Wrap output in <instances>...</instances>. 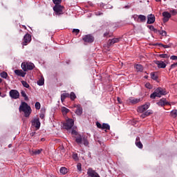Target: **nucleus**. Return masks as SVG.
Returning a JSON list of instances; mask_svg holds the SVG:
<instances>
[{"instance_id": "obj_50", "label": "nucleus", "mask_w": 177, "mask_h": 177, "mask_svg": "<svg viewBox=\"0 0 177 177\" xmlns=\"http://www.w3.org/2000/svg\"><path fill=\"white\" fill-rule=\"evenodd\" d=\"M109 34V32H105L104 34V37H110V35Z\"/></svg>"}, {"instance_id": "obj_38", "label": "nucleus", "mask_w": 177, "mask_h": 177, "mask_svg": "<svg viewBox=\"0 0 177 177\" xmlns=\"http://www.w3.org/2000/svg\"><path fill=\"white\" fill-rule=\"evenodd\" d=\"M72 158H73L75 161H78V160H80L77 153H73L72 156Z\"/></svg>"}, {"instance_id": "obj_19", "label": "nucleus", "mask_w": 177, "mask_h": 177, "mask_svg": "<svg viewBox=\"0 0 177 177\" xmlns=\"http://www.w3.org/2000/svg\"><path fill=\"white\" fill-rule=\"evenodd\" d=\"M155 63L157 64L158 68H165L167 67V64L162 61H155Z\"/></svg>"}, {"instance_id": "obj_40", "label": "nucleus", "mask_w": 177, "mask_h": 177, "mask_svg": "<svg viewBox=\"0 0 177 177\" xmlns=\"http://www.w3.org/2000/svg\"><path fill=\"white\" fill-rule=\"evenodd\" d=\"M35 109H36V110H39L40 109H41V103H39V102H37L36 103H35Z\"/></svg>"}, {"instance_id": "obj_56", "label": "nucleus", "mask_w": 177, "mask_h": 177, "mask_svg": "<svg viewBox=\"0 0 177 177\" xmlns=\"http://www.w3.org/2000/svg\"><path fill=\"white\" fill-rule=\"evenodd\" d=\"M145 78L147 79V78H149V76L146 75V76H145Z\"/></svg>"}, {"instance_id": "obj_48", "label": "nucleus", "mask_w": 177, "mask_h": 177, "mask_svg": "<svg viewBox=\"0 0 177 177\" xmlns=\"http://www.w3.org/2000/svg\"><path fill=\"white\" fill-rule=\"evenodd\" d=\"M140 117H141V118H146V117H147V116L146 113H145L144 114H142L140 115Z\"/></svg>"}, {"instance_id": "obj_45", "label": "nucleus", "mask_w": 177, "mask_h": 177, "mask_svg": "<svg viewBox=\"0 0 177 177\" xmlns=\"http://www.w3.org/2000/svg\"><path fill=\"white\" fill-rule=\"evenodd\" d=\"M171 60H177V56L176 55H172L170 57Z\"/></svg>"}, {"instance_id": "obj_42", "label": "nucleus", "mask_w": 177, "mask_h": 177, "mask_svg": "<svg viewBox=\"0 0 177 177\" xmlns=\"http://www.w3.org/2000/svg\"><path fill=\"white\" fill-rule=\"evenodd\" d=\"M72 32L73 34H75V35H78V34H80V30L79 29H73Z\"/></svg>"}, {"instance_id": "obj_52", "label": "nucleus", "mask_w": 177, "mask_h": 177, "mask_svg": "<svg viewBox=\"0 0 177 177\" xmlns=\"http://www.w3.org/2000/svg\"><path fill=\"white\" fill-rule=\"evenodd\" d=\"M163 48H165V49H167V48H169V46L168 45H162Z\"/></svg>"}, {"instance_id": "obj_20", "label": "nucleus", "mask_w": 177, "mask_h": 177, "mask_svg": "<svg viewBox=\"0 0 177 177\" xmlns=\"http://www.w3.org/2000/svg\"><path fill=\"white\" fill-rule=\"evenodd\" d=\"M129 103H131V104H136L140 102V98H135L133 97H130L128 100Z\"/></svg>"}, {"instance_id": "obj_31", "label": "nucleus", "mask_w": 177, "mask_h": 177, "mask_svg": "<svg viewBox=\"0 0 177 177\" xmlns=\"http://www.w3.org/2000/svg\"><path fill=\"white\" fill-rule=\"evenodd\" d=\"M69 97L71 100H75V99H77V95H75L74 92H71L69 95Z\"/></svg>"}, {"instance_id": "obj_39", "label": "nucleus", "mask_w": 177, "mask_h": 177, "mask_svg": "<svg viewBox=\"0 0 177 177\" xmlns=\"http://www.w3.org/2000/svg\"><path fill=\"white\" fill-rule=\"evenodd\" d=\"M145 88H147V89H153V86L150 83L147 82L145 84Z\"/></svg>"}, {"instance_id": "obj_53", "label": "nucleus", "mask_w": 177, "mask_h": 177, "mask_svg": "<svg viewBox=\"0 0 177 177\" xmlns=\"http://www.w3.org/2000/svg\"><path fill=\"white\" fill-rule=\"evenodd\" d=\"M118 103H121V98L118 97Z\"/></svg>"}, {"instance_id": "obj_33", "label": "nucleus", "mask_w": 177, "mask_h": 177, "mask_svg": "<svg viewBox=\"0 0 177 177\" xmlns=\"http://www.w3.org/2000/svg\"><path fill=\"white\" fill-rule=\"evenodd\" d=\"M0 77H1V78H4L5 80H6V78H8V73L3 71L0 73Z\"/></svg>"}, {"instance_id": "obj_54", "label": "nucleus", "mask_w": 177, "mask_h": 177, "mask_svg": "<svg viewBox=\"0 0 177 177\" xmlns=\"http://www.w3.org/2000/svg\"><path fill=\"white\" fill-rule=\"evenodd\" d=\"M156 2H161V0H155Z\"/></svg>"}, {"instance_id": "obj_47", "label": "nucleus", "mask_w": 177, "mask_h": 177, "mask_svg": "<svg viewBox=\"0 0 177 177\" xmlns=\"http://www.w3.org/2000/svg\"><path fill=\"white\" fill-rule=\"evenodd\" d=\"M170 67L171 68H175V67H177V62L171 64Z\"/></svg>"}, {"instance_id": "obj_16", "label": "nucleus", "mask_w": 177, "mask_h": 177, "mask_svg": "<svg viewBox=\"0 0 177 177\" xmlns=\"http://www.w3.org/2000/svg\"><path fill=\"white\" fill-rule=\"evenodd\" d=\"M121 40V37L113 38L112 39H109L108 41V46H111V45H114V44H118V42Z\"/></svg>"}, {"instance_id": "obj_28", "label": "nucleus", "mask_w": 177, "mask_h": 177, "mask_svg": "<svg viewBox=\"0 0 177 177\" xmlns=\"http://www.w3.org/2000/svg\"><path fill=\"white\" fill-rule=\"evenodd\" d=\"M135 68L137 71H140L142 72L143 71V66L140 65V64H136L135 66Z\"/></svg>"}, {"instance_id": "obj_32", "label": "nucleus", "mask_w": 177, "mask_h": 177, "mask_svg": "<svg viewBox=\"0 0 177 177\" xmlns=\"http://www.w3.org/2000/svg\"><path fill=\"white\" fill-rule=\"evenodd\" d=\"M21 95L23 97H24V100H28V97L27 96V94L26 93V91H21Z\"/></svg>"}, {"instance_id": "obj_1", "label": "nucleus", "mask_w": 177, "mask_h": 177, "mask_svg": "<svg viewBox=\"0 0 177 177\" xmlns=\"http://www.w3.org/2000/svg\"><path fill=\"white\" fill-rule=\"evenodd\" d=\"M73 137L75 138V142L77 143V145H84V146H88L89 142L88 141V139L86 138L81 137V135L78 134V132L75 130H72L71 132Z\"/></svg>"}, {"instance_id": "obj_23", "label": "nucleus", "mask_w": 177, "mask_h": 177, "mask_svg": "<svg viewBox=\"0 0 177 177\" xmlns=\"http://www.w3.org/2000/svg\"><path fill=\"white\" fill-rule=\"evenodd\" d=\"M61 111L63 115H66V114H68V113H70V109H67L66 106H63L61 109Z\"/></svg>"}, {"instance_id": "obj_24", "label": "nucleus", "mask_w": 177, "mask_h": 177, "mask_svg": "<svg viewBox=\"0 0 177 177\" xmlns=\"http://www.w3.org/2000/svg\"><path fill=\"white\" fill-rule=\"evenodd\" d=\"M66 97H70V94L68 93H65L61 95V100L62 102H64L66 100Z\"/></svg>"}, {"instance_id": "obj_12", "label": "nucleus", "mask_w": 177, "mask_h": 177, "mask_svg": "<svg viewBox=\"0 0 177 177\" xmlns=\"http://www.w3.org/2000/svg\"><path fill=\"white\" fill-rule=\"evenodd\" d=\"M73 109H76L75 113L77 115H81L82 114V106L80 104H74Z\"/></svg>"}, {"instance_id": "obj_14", "label": "nucleus", "mask_w": 177, "mask_h": 177, "mask_svg": "<svg viewBox=\"0 0 177 177\" xmlns=\"http://www.w3.org/2000/svg\"><path fill=\"white\" fill-rule=\"evenodd\" d=\"M149 106L150 105L149 104H145L144 105L138 106L137 109L138 113H145V111H146V110L149 109Z\"/></svg>"}, {"instance_id": "obj_18", "label": "nucleus", "mask_w": 177, "mask_h": 177, "mask_svg": "<svg viewBox=\"0 0 177 177\" xmlns=\"http://www.w3.org/2000/svg\"><path fill=\"white\" fill-rule=\"evenodd\" d=\"M156 21V17L154 15H149L147 16V24H153Z\"/></svg>"}, {"instance_id": "obj_57", "label": "nucleus", "mask_w": 177, "mask_h": 177, "mask_svg": "<svg viewBox=\"0 0 177 177\" xmlns=\"http://www.w3.org/2000/svg\"><path fill=\"white\" fill-rule=\"evenodd\" d=\"M41 142H44V140H45V139H44V138H41Z\"/></svg>"}, {"instance_id": "obj_51", "label": "nucleus", "mask_w": 177, "mask_h": 177, "mask_svg": "<svg viewBox=\"0 0 177 177\" xmlns=\"http://www.w3.org/2000/svg\"><path fill=\"white\" fill-rule=\"evenodd\" d=\"M101 15H103V13L102 12H96L97 16H100Z\"/></svg>"}, {"instance_id": "obj_5", "label": "nucleus", "mask_w": 177, "mask_h": 177, "mask_svg": "<svg viewBox=\"0 0 177 177\" xmlns=\"http://www.w3.org/2000/svg\"><path fill=\"white\" fill-rule=\"evenodd\" d=\"M82 40L84 42V45H87V44H92L95 41V37L92 35H86L82 37Z\"/></svg>"}, {"instance_id": "obj_17", "label": "nucleus", "mask_w": 177, "mask_h": 177, "mask_svg": "<svg viewBox=\"0 0 177 177\" xmlns=\"http://www.w3.org/2000/svg\"><path fill=\"white\" fill-rule=\"evenodd\" d=\"M15 73L18 77H26V73L24 71L21 70V69H17V70H15Z\"/></svg>"}, {"instance_id": "obj_25", "label": "nucleus", "mask_w": 177, "mask_h": 177, "mask_svg": "<svg viewBox=\"0 0 177 177\" xmlns=\"http://www.w3.org/2000/svg\"><path fill=\"white\" fill-rule=\"evenodd\" d=\"M44 84H45V79L44 78V77L41 76L37 81V84H39V86H42Z\"/></svg>"}, {"instance_id": "obj_9", "label": "nucleus", "mask_w": 177, "mask_h": 177, "mask_svg": "<svg viewBox=\"0 0 177 177\" xmlns=\"http://www.w3.org/2000/svg\"><path fill=\"white\" fill-rule=\"evenodd\" d=\"M24 42H22L23 46H27L28 44L31 42V35L27 33L24 37L23 39Z\"/></svg>"}, {"instance_id": "obj_21", "label": "nucleus", "mask_w": 177, "mask_h": 177, "mask_svg": "<svg viewBox=\"0 0 177 177\" xmlns=\"http://www.w3.org/2000/svg\"><path fill=\"white\" fill-rule=\"evenodd\" d=\"M136 145L137 146V147H138L139 149H143V144H142V142H140V138L137 137L136 140Z\"/></svg>"}, {"instance_id": "obj_2", "label": "nucleus", "mask_w": 177, "mask_h": 177, "mask_svg": "<svg viewBox=\"0 0 177 177\" xmlns=\"http://www.w3.org/2000/svg\"><path fill=\"white\" fill-rule=\"evenodd\" d=\"M32 110L31 109V106H28L27 102H21V105L19 106V112L24 113V116L26 118L30 117Z\"/></svg>"}, {"instance_id": "obj_55", "label": "nucleus", "mask_w": 177, "mask_h": 177, "mask_svg": "<svg viewBox=\"0 0 177 177\" xmlns=\"http://www.w3.org/2000/svg\"><path fill=\"white\" fill-rule=\"evenodd\" d=\"M34 133H31V136H34Z\"/></svg>"}, {"instance_id": "obj_13", "label": "nucleus", "mask_w": 177, "mask_h": 177, "mask_svg": "<svg viewBox=\"0 0 177 177\" xmlns=\"http://www.w3.org/2000/svg\"><path fill=\"white\" fill-rule=\"evenodd\" d=\"M32 125L36 128V129H39L41 127V122H39V118H35L32 120Z\"/></svg>"}, {"instance_id": "obj_3", "label": "nucleus", "mask_w": 177, "mask_h": 177, "mask_svg": "<svg viewBox=\"0 0 177 177\" xmlns=\"http://www.w3.org/2000/svg\"><path fill=\"white\" fill-rule=\"evenodd\" d=\"M167 95V91L165 89L159 87L156 90H155L154 93L151 94V99H156V97H161V96Z\"/></svg>"}, {"instance_id": "obj_8", "label": "nucleus", "mask_w": 177, "mask_h": 177, "mask_svg": "<svg viewBox=\"0 0 177 177\" xmlns=\"http://www.w3.org/2000/svg\"><path fill=\"white\" fill-rule=\"evenodd\" d=\"M73 126L74 120L73 119H68L64 124L65 129H71Z\"/></svg>"}, {"instance_id": "obj_37", "label": "nucleus", "mask_w": 177, "mask_h": 177, "mask_svg": "<svg viewBox=\"0 0 177 177\" xmlns=\"http://www.w3.org/2000/svg\"><path fill=\"white\" fill-rule=\"evenodd\" d=\"M151 78L152 80H157V78H158V77L157 76V75H156V73H151Z\"/></svg>"}, {"instance_id": "obj_22", "label": "nucleus", "mask_w": 177, "mask_h": 177, "mask_svg": "<svg viewBox=\"0 0 177 177\" xmlns=\"http://www.w3.org/2000/svg\"><path fill=\"white\" fill-rule=\"evenodd\" d=\"M158 106H161V107L166 106L167 104H169L168 102H167V100L162 98L160 100V101L157 103Z\"/></svg>"}, {"instance_id": "obj_15", "label": "nucleus", "mask_w": 177, "mask_h": 177, "mask_svg": "<svg viewBox=\"0 0 177 177\" xmlns=\"http://www.w3.org/2000/svg\"><path fill=\"white\" fill-rule=\"evenodd\" d=\"M162 16H163V22L164 23H167V21H168L169 20V19H171V13L165 11L162 12Z\"/></svg>"}, {"instance_id": "obj_6", "label": "nucleus", "mask_w": 177, "mask_h": 177, "mask_svg": "<svg viewBox=\"0 0 177 177\" xmlns=\"http://www.w3.org/2000/svg\"><path fill=\"white\" fill-rule=\"evenodd\" d=\"M64 9V6L62 5H55L53 7V10L57 16L60 15H63V10Z\"/></svg>"}, {"instance_id": "obj_26", "label": "nucleus", "mask_w": 177, "mask_h": 177, "mask_svg": "<svg viewBox=\"0 0 177 177\" xmlns=\"http://www.w3.org/2000/svg\"><path fill=\"white\" fill-rule=\"evenodd\" d=\"M41 153H42V149L32 151V156H37L41 154Z\"/></svg>"}, {"instance_id": "obj_4", "label": "nucleus", "mask_w": 177, "mask_h": 177, "mask_svg": "<svg viewBox=\"0 0 177 177\" xmlns=\"http://www.w3.org/2000/svg\"><path fill=\"white\" fill-rule=\"evenodd\" d=\"M35 65L32 62H24L21 64V68L24 71L34 70Z\"/></svg>"}, {"instance_id": "obj_7", "label": "nucleus", "mask_w": 177, "mask_h": 177, "mask_svg": "<svg viewBox=\"0 0 177 177\" xmlns=\"http://www.w3.org/2000/svg\"><path fill=\"white\" fill-rule=\"evenodd\" d=\"M133 19H134L135 21H137V23H145L146 21V16L142 15H133Z\"/></svg>"}, {"instance_id": "obj_46", "label": "nucleus", "mask_w": 177, "mask_h": 177, "mask_svg": "<svg viewBox=\"0 0 177 177\" xmlns=\"http://www.w3.org/2000/svg\"><path fill=\"white\" fill-rule=\"evenodd\" d=\"M151 114H153V112H149V111L145 112V115H147V117H149V115H151Z\"/></svg>"}, {"instance_id": "obj_41", "label": "nucleus", "mask_w": 177, "mask_h": 177, "mask_svg": "<svg viewBox=\"0 0 177 177\" xmlns=\"http://www.w3.org/2000/svg\"><path fill=\"white\" fill-rule=\"evenodd\" d=\"M53 2L55 5H60V3H62V0H53Z\"/></svg>"}, {"instance_id": "obj_27", "label": "nucleus", "mask_w": 177, "mask_h": 177, "mask_svg": "<svg viewBox=\"0 0 177 177\" xmlns=\"http://www.w3.org/2000/svg\"><path fill=\"white\" fill-rule=\"evenodd\" d=\"M170 117H172V118H176L177 117V110L174 109L170 112Z\"/></svg>"}, {"instance_id": "obj_43", "label": "nucleus", "mask_w": 177, "mask_h": 177, "mask_svg": "<svg viewBox=\"0 0 177 177\" xmlns=\"http://www.w3.org/2000/svg\"><path fill=\"white\" fill-rule=\"evenodd\" d=\"M77 168L80 171H82V165H81V163H77Z\"/></svg>"}, {"instance_id": "obj_10", "label": "nucleus", "mask_w": 177, "mask_h": 177, "mask_svg": "<svg viewBox=\"0 0 177 177\" xmlns=\"http://www.w3.org/2000/svg\"><path fill=\"white\" fill-rule=\"evenodd\" d=\"M96 126L97 128H99V129H106L108 131L110 130V125H109V124L104 123L102 124L100 122H97Z\"/></svg>"}, {"instance_id": "obj_36", "label": "nucleus", "mask_w": 177, "mask_h": 177, "mask_svg": "<svg viewBox=\"0 0 177 177\" xmlns=\"http://www.w3.org/2000/svg\"><path fill=\"white\" fill-rule=\"evenodd\" d=\"M21 84H22L23 86H24L25 88H30V84H28V83H27V82L23 80V81H21Z\"/></svg>"}, {"instance_id": "obj_58", "label": "nucleus", "mask_w": 177, "mask_h": 177, "mask_svg": "<svg viewBox=\"0 0 177 177\" xmlns=\"http://www.w3.org/2000/svg\"><path fill=\"white\" fill-rule=\"evenodd\" d=\"M1 82H2V79L0 78V84H1Z\"/></svg>"}, {"instance_id": "obj_29", "label": "nucleus", "mask_w": 177, "mask_h": 177, "mask_svg": "<svg viewBox=\"0 0 177 177\" xmlns=\"http://www.w3.org/2000/svg\"><path fill=\"white\" fill-rule=\"evenodd\" d=\"M148 28L151 30V31H153L156 34L158 33V30L156 29L154 26L151 25L147 26Z\"/></svg>"}, {"instance_id": "obj_30", "label": "nucleus", "mask_w": 177, "mask_h": 177, "mask_svg": "<svg viewBox=\"0 0 177 177\" xmlns=\"http://www.w3.org/2000/svg\"><path fill=\"white\" fill-rule=\"evenodd\" d=\"M59 171H60V174H62V175H66V174L68 172V169L66 167H61Z\"/></svg>"}, {"instance_id": "obj_49", "label": "nucleus", "mask_w": 177, "mask_h": 177, "mask_svg": "<svg viewBox=\"0 0 177 177\" xmlns=\"http://www.w3.org/2000/svg\"><path fill=\"white\" fill-rule=\"evenodd\" d=\"M40 118H41V120H44L45 118V115L41 114L40 115Z\"/></svg>"}, {"instance_id": "obj_44", "label": "nucleus", "mask_w": 177, "mask_h": 177, "mask_svg": "<svg viewBox=\"0 0 177 177\" xmlns=\"http://www.w3.org/2000/svg\"><path fill=\"white\" fill-rule=\"evenodd\" d=\"M170 12H171V13L173 15V16H175V15H176V14H177L176 10H171Z\"/></svg>"}, {"instance_id": "obj_34", "label": "nucleus", "mask_w": 177, "mask_h": 177, "mask_svg": "<svg viewBox=\"0 0 177 177\" xmlns=\"http://www.w3.org/2000/svg\"><path fill=\"white\" fill-rule=\"evenodd\" d=\"M159 57H161L162 59H168V57H169V55L167 54H160L158 55Z\"/></svg>"}, {"instance_id": "obj_11", "label": "nucleus", "mask_w": 177, "mask_h": 177, "mask_svg": "<svg viewBox=\"0 0 177 177\" xmlns=\"http://www.w3.org/2000/svg\"><path fill=\"white\" fill-rule=\"evenodd\" d=\"M10 96L12 99H19L20 97V93L17 90H11L10 91Z\"/></svg>"}, {"instance_id": "obj_35", "label": "nucleus", "mask_w": 177, "mask_h": 177, "mask_svg": "<svg viewBox=\"0 0 177 177\" xmlns=\"http://www.w3.org/2000/svg\"><path fill=\"white\" fill-rule=\"evenodd\" d=\"M158 32L162 37L167 36V32L165 30H158Z\"/></svg>"}]
</instances>
